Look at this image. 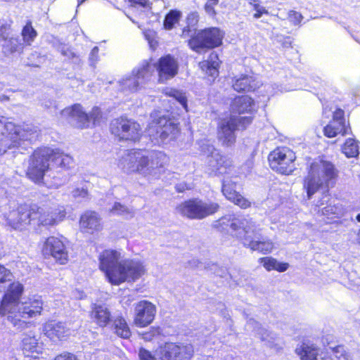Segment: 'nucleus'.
I'll list each match as a JSON object with an SVG mask.
<instances>
[{
  "instance_id": "obj_39",
  "label": "nucleus",
  "mask_w": 360,
  "mask_h": 360,
  "mask_svg": "<svg viewBox=\"0 0 360 360\" xmlns=\"http://www.w3.org/2000/svg\"><path fill=\"white\" fill-rule=\"evenodd\" d=\"M23 44L26 46H30L37 37V32L34 28L31 20H27L21 30Z\"/></svg>"
},
{
  "instance_id": "obj_11",
  "label": "nucleus",
  "mask_w": 360,
  "mask_h": 360,
  "mask_svg": "<svg viewBox=\"0 0 360 360\" xmlns=\"http://www.w3.org/2000/svg\"><path fill=\"white\" fill-rule=\"evenodd\" d=\"M150 136L154 139H160L165 141L167 139L174 140L179 134L178 124L165 115L153 117L147 128Z\"/></svg>"
},
{
  "instance_id": "obj_42",
  "label": "nucleus",
  "mask_w": 360,
  "mask_h": 360,
  "mask_svg": "<svg viewBox=\"0 0 360 360\" xmlns=\"http://www.w3.org/2000/svg\"><path fill=\"white\" fill-rule=\"evenodd\" d=\"M323 159L319 158L314 160L309 163L307 167V176H311L316 178H319V174L322 172Z\"/></svg>"
},
{
  "instance_id": "obj_25",
  "label": "nucleus",
  "mask_w": 360,
  "mask_h": 360,
  "mask_svg": "<svg viewBox=\"0 0 360 360\" xmlns=\"http://www.w3.org/2000/svg\"><path fill=\"white\" fill-rule=\"evenodd\" d=\"M257 240H254L250 236H243L244 246L252 251H257L263 255H268L274 248V243L270 239H263L260 237L258 230L256 229V235H253Z\"/></svg>"
},
{
  "instance_id": "obj_48",
  "label": "nucleus",
  "mask_w": 360,
  "mask_h": 360,
  "mask_svg": "<svg viewBox=\"0 0 360 360\" xmlns=\"http://www.w3.org/2000/svg\"><path fill=\"white\" fill-rule=\"evenodd\" d=\"M219 0H207L204 4V10L206 13L212 18H215L217 12L215 6L218 5Z\"/></svg>"
},
{
  "instance_id": "obj_6",
  "label": "nucleus",
  "mask_w": 360,
  "mask_h": 360,
  "mask_svg": "<svg viewBox=\"0 0 360 360\" xmlns=\"http://www.w3.org/2000/svg\"><path fill=\"white\" fill-rule=\"evenodd\" d=\"M220 210V205L216 201L205 202L198 198L186 200L176 206V210L184 217L189 219L201 220L214 215Z\"/></svg>"
},
{
  "instance_id": "obj_16",
  "label": "nucleus",
  "mask_w": 360,
  "mask_h": 360,
  "mask_svg": "<svg viewBox=\"0 0 360 360\" xmlns=\"http://www.w3.org/2000/svg\"><path fill=\"white\" fill-rule=\"evenodd\" d=\"M0 126H4L0 137V156L5 155L8 150L17 149L24 139L15 124L12 122L3 123L0 118Z\"/></svg>"
},
{
  "instance_id": "obj_44",
  "label": "nucleus",
  "mask_w": 360,
  "mask_h": 360,
  "mask_svg": "<svg viewBox=\"0 0 360 360\" xmlns=\"http://www.w3.org/2000/svg\"><path fill=\"white\" fill-rule=\"evenodd\" d=\"M249 4L252 7L255 13L253 14V18L258 19L264 15H268L269 11L265 7L261 5L259 0H250Z\"/></svg>"
},
{
  "instance_id": "obj_18",
  "label": "nucleus",
  "mask_w": 360,
  "mask_h": 360,
  "mask_svg": "<svg viewBox=\"0 0 360 360\" xmlns=\"http://www.w3.org/2000/svg\"><path fill=\"white\" fill-rule=\"evenodd\" d=\"M156 307L151 302L143 300L138 302L134 307V323L139 328L149 326L155 319Z\"/></svg>"
},
{
  "instance_id": "obj_23",
  "label": "nucleus",
  "mask_w": 360,
  "mask_h": 360,
  "mask_svg": "<svg viewBox=\"0 0 360 360\" xmlns=\"http://www.w3.org/2000/svg\"><path fill=\"white\" fill-rule=\"evenodd\" d=\"M237 183L233 181L224 182L221 192L226 199L242 210L252 207V202L236 190Z\"/></svg>"
},
{
  "instance_id": "obj_2",
  "label": "nucleus",
  "mask_w": 360,
  "mask_h": 360,
  "mask_svg": "<svg viewBox=\"0 0 360 360\" xmlns=\"http://www.w3.org/2000/svg\"><path fill=\"white\" fill-rule=\"evenodd\" d=\"M56 162L63 170L75 167L72 156L59 148L41 146L35 148L29 157L26 177L34 184L44 182L46 173L50 170V162Z\"/></svg>"
},
{
  "instance_id": "obj_28",
  "label": "nucleus",
  "mask_w": 360,
  "mask_h": 360,
  "mask_svg": "<svg viewBox=\"0 0 360 360\" xmlns=\"http://www.w3.org/2000/svg\"><path fill=\"white\" fill-rule=\"evenodd\" d=\"M20 349L25 357L36 359L42 354L43 348L35 336L26 335L22 338Z\"/></svg>"
},
{
  "instance_id": "obj_40",
  "label": "nucleus",
  "mask_w": 360,
  "mask_h": 360,
  "mask_svg": "<svg viewBox=\"0 0 360 360\" xmlns=\"http://www.w3.org/2000/svg\"><path fill=\"white\" fill-rule=\"evenodd\" d=\"M341 150L347 158H355L358 156L359 151L357 141L352 138L346 139L341 147Z\"/></svg>"
},
{
  "instance_id": "obj_17",
  "label": "nucleus",
  "mask_w": 360,
  "mask_h": 360,
  "mask_svg": "<svg viewBox=\"0 0 360 360\" xmlns=\"http://www.w3.org/2000/svg\"><path fill=\"white\" fill-rule=\"evenodd\" d=\"M323 132L327 138H334L338 134L344 136L352 133L349 123L345 120L343 110L335 109L333 112L332 120L323 127Z\"/></svg>"
},
{
  "instance_id": "obj_33",
  "label": "nucleus",
  "mask_w": 360,
  "mask_h": 360,
  "mask_svg": "<svg viewBox=\"0 0 360 360\" xmlns=\"http://www.w3.org/2000/svg\"><path fill=\"white\" fill-rule=\"evenodd\" d=\"M169 157L164 152L154 150L150 158V166L151 170H157L159 172H165L169 164Z\"/></svg>"
},
{
  "instance_id": "obj_55",
  "label": "nucleus",
  "mask_w": 360,
  "mask_h": 360,
  "mask_svg": "<svg viewBox=\"0 0 360 360\" xmlns=\"http://www.w3.org/2000/svg\"><path fill=\"white\" fill-rule=\"evenodd\" d=\"M53 360H77L76 356L70 352H63L56 355Z\"/></svg>"
},
{
  "instance_id": "obj_15",
  "label": "nucleus",
  "mask_w": 360,
  "mask_h": 360,
  "mask_svg": "<svg viewBox=\"0 0 360 360\" xmlns=\"http://www.w3.org/2000/svg\"><path fill=\"white\" fill-rule=\"evenodd\" d=\"M122 254L114 249H105L98 256L99 269L105 274L109 283L112 284L119 269Z\"/></svg>"
},
{
  "instance_id": "obj_3",
  "label": "nucleus",
  "mask_w": 360,
  "mask_h": 360,
  "mask_svg": "<svg viewBox=\"0 0 360 360\" xmlns=\"http://www.w3.org/2000/svg\"><path fill=\"white\" fill-rule=\"evenodd\" d=\"M109 131L119 142L134 144L139 143L143 136L140 124L124 115L113 118L110 122Z\"/></svg>"
},
{
  "instance_id": "obj_29",
  "label": "nucleus",
  "mask_w": 360,
  "mask_h": 360,
  "mask_svg": "<svg viewBox=\"0 0 360 360\" xmlns=\"http://www.w3.org/2000/svg\"><path fill=\"white\" fill-rule=\"evenodd\" d=\"M90 317L101 328L106 327L112 321L110 310L102 304H94L92 305Z\"/></svg>"
},
{
  "instance_id": "obj_41",
  "label": "nucleus",
  "mask_w": 360,
  "mask_h": 360,
  "mask_svg": "<svg viewBox=\"0 0 360 360\" xmlns=\"http://www.w3.org/2000/svg\"><path fill=\"white\" fill-rule=\"evenodd\" d=\"M322 173L326 184H329L330 181L335 180L338 176V171L335 165L326 160H323Z\"/></svg>"
},
{
  "instance_id": "obj_45",
  "label": "nucleus",
  "mask_w": 360,
  "mask_h": 360,
  "mask_svg": "<svg viewBox=\"0 0 360 360\" xmlns=\"http://www.w3.org/2000/svg\"><path fill=\"white\" fill-rule=\"evenodd\" d=\"M165 94L167 96L173 97L177 100L181 105L187 109V98L182 94L181 92L175 89H170L168 91H166Z\"/></svg>"
},
{
  "instance_id": "obj_52",
  "label": "nucleus",
  "mask_w": 360,
  "mask_h": 360,
  "mask_svg": "<svg viewBox=\"0 0 360 360\" xmlns=\"http://www.w3.org/2000/svg\"><path fill=\"white\" fill-rule=\"evenodd\" d=\"M139 360H157L150 351L143 347L139 349Z\"/></svg>"
},
{
  "instance_id": "obj_14",
  "label": "nucleus",
  "mask_w": 360,
  "mask_h": 360,
  "mask_svg": "<svg viewBox=\"0 0 360 360\" xmlns=\"http://www.w3.org/2000/svg\"><path fill=\"white\" fill-rule=\"evenodd\" d=\"M24 285L19 281H13L7 286L0 302V314L8 316L14 313L24 293Z\"/></svg>"
},
{
  "instance_id": "obj_54",
  "label": "nucleus",
  "mask_w": 360,
  "mask_h": 360,
  "mask_svg": "<svg viewBox=\"0 0 360 360\" xmlns=\"http://www.w3.org/2000/svg\"><path fill=\"white\" fill-rule=\"evenodd\" d=\"M175 191L179 193H184L192 189L191 185L186 182L176 184L174 186Z\"/></svg>"
},
{
  "instance_id": "obj_53",
  "label": "nucleus",
  "mask_w": 360,
  "mask_h": 360,
  "mask_svg": "<svg viewBox=\"0 0 360 360\" xmlns=\"http://www.w3.org/2000/svg\"><path fill=\"white\" fill-rule=\"evenodd\" d=\"M130 5L134 7H141L143 8H150L152 4L148 0H128Z\"/></svg>"
},
{
  "instance_id": "obj_5",
  "label": "nucleus",
  "mask_w": 360,
  "mask_h": 360,
  "mask_svg": "<svg viewBox=\"0 0 360 360\" xmlns=\"http://www.w3.org/2000/svg\"><path fill=\"white\" fill-rule=\"evenodd\" d=\"M253 116L229 115L219 120L217 127V139L224 147H232L236 142V131L245 129L253 120Z\"/></svg>"
},
{
  "instance_id": "obj_37",
  "label": "nucleus",
  "mask_w": 360,
  "mask_h": 360,
  "mask_svg": "<svg viewBox=\"0 0 360 360\" xmlns=\"http://www.w3.org/2000/svg\"><path fill=\"white\" fill-rule=\"evenodd\" d=\"M303 188L307 193V199L311 197L319 191L322 186V182L319 178L311 176H306L303 179Z\"/></svg>"
},
{
  "instance_id": "obj_10",
  "label": "nucleus",
  "mask_w": 360,
  "mask_h": 360,
  "mask_svg": "<svg viewBox=\"0 0 360 360\" xmlns=\"http://www.w3.org/2000/svg\"><path fill=\"white\" fill-rule=\"evenodd\" d=\"M146 272L147 269L143 261L136 259H122L112 285H119L124 282H135Z\"/></svg>"
},
{
  "instance_id": "obj_1",
  "label": "nucleus",
  "mask_w": 360,
  "mask_h": 360,
  "mask_svg": "<svg viewBox=\"0 0 360 360\" xmlns=\"http://www.w3.org/2000/svg\"><path fill=\"white\" fill-rule=\"evenodd\" d=\"M66 217L64 209L46 210L34 202H25L5 214L6 224L15 230L22 231L31 225L37 227L54 226L63 221Z\"/></svg>"
},
{
  "instance_id": "obj_46",
  "label": "nucleus",
  "mask_w": 360,
  "mask_h": 360,
  "mask_svg": "<svg viewBox=\"0 0 360 360\" xmlns=\"http://www.w3.org/2000/svg\"><path fill=\"white\" fill-rule=\"evenodd\" d=\"M331 351L337 360H349V354L345 350L344 345H338L331 347Z\"/></svg>"
},
{
  "instance_id": "obj_32",
  "label": "nucleus",
  "mask_w": 360,
  "mask_h": 360,
  "mask_svg": "<svg viewBox=\"0 0 360 360\" xmlns=\"http://www.w3.org/2000/svg\"><path fill=\"white\" fill-rule=\"evenodd\" d=\"M319 351V349L316 345L309 342H302L295 349V353L300 356L301 360H317Z\"/></svg>"
},
{
  "instance_id": "obj_31",
  "label": "nucleus",
  "mask_w": 360,
  "mask_h": 360,
  "mask_svg": "<svg viewBox=\"0 0 360 360\" xmlns=\"http://www.w3.org/2000/svg\"><path fill=\"white\" fill-rule=\"evenodd\" d=\"M229 221H231L230 227L232 230L238 231L242 229L244 236H249V233L256 235L257 226L252 219L239 218L233 214Z\"/></svg>"
},
{
  "instance_id": "obj_26",
  "label": "nucleus",
  "mask_w": 360,
  "mask_h": 360,
  "mask_svg": "<svg viewBox=\"0 0 360 360\" xmlns=\"http://www.w3.org/2000/svg\"><path fill=\"white\" fill-rule=\"evenodd\" d=\"M345 214V210L341 204H328L319 211V214L323 217L325 224H340L341 218Z\"/></svg>"
},
{
  "instance_id": "obj_20",
  "label": "nucleus",
  "mask_w": 360,
  "mask_h": 360,
  "mask_svg": "<svg viewBox=\"0 0 360 360\" xmlns=\"http://www.w3.org/2000/svg\"><path fill=\"white\" fill-rule=\"evenodd\" d=\"M155 68L158 72V82L165 83L178 74L179 63L172 55L167 54L158 60Z\"/></svg>"
},
{
  "instance_id": "obj_19",
  "label": "nucleus",
  "mask_w": 360,
  "mask_h": 360,
  "mask_svg": "<svg viewBox=\"0 0 360 360\" xmlns=\"http://www.w3.org/2000/svg\"><path fill=\"white\" fill-rule=\"evenodd\" d=\"M42 332L52 342L56 343L66 340L70 335V328L65 321L49 319L42 326Z\"/></svg>"
},
{
  "instance_id": "obj_8",
  "label": "nucleus",
  "mask_w": 360,
  "mask_h": 360,
  "mask_svg": "<svg viewBox=\"0 0 360 360\" xmlns=\"http://www.w3.org/2000/svg\"><path fill=\"white\" fill-rule=\"evenodd\" d=\"M295 153L288 147L278 146L271 151L268 162L271 169L278 174L290 175L296 169Z\"/></svg>"
},
{
  "instance_id": "obj_60",
  "label": "nucleus",
  "mask_w": 360,
  "mask_h": 360,
  "mask_svg": "<svg viewBox=\"0 0 360 360\" xmlns=\"http://www.w3.org/2000/svg\"><path fill=\"white\" fill-rule=\"evenodd\" d=\"M82 192L84 193V195H87V191L86 190H82Z\"/></svg>"
},
{
  "instance_id": "obj_24",
  "label": "nucleus",
  "mask_w": 360,
  "mask_h": 360,
  "mask_svg": "<svg viewBox=\"0 0 360 360\" xmlns=\"http://www.w3.org/2000/svg\"><path fill=\"white\" fill-rule=\"evenodd\" d=\"M221 63L217 52L212 51L208 54L206 59L199 62L198 67L207 77L212 78V82H213L219 75Z\"/></svg>"
},
{
  "instance_id": "obj_30",
  "label": "nucleus",
  "mask_w": 360,
  "mask_h": 360,
  "mask_svg": "<svg viewBox=\"0 0 360 360\" xmlns=\"http://www.w3.org/2000/svg\"><path fill=\"white\" fill-rule=\"evenodd\" d=\"M232 88L238 93H248L255 91L258 85L253 76L242 74L238 78L233 79Z\"/></svg>"
},
{
  "instance_id": "obj_22",
  "label": "nucleus",
  "mask_w": 360,
  "mask_h": 360,
  "mask_svg": "<svg viewBox=\"0 0 360 360\" xmlns=\"http://www.w3.org/2000/svg\"><path fill=\"white\" fill-rule=\"evenodd\" d=\"M129 173H142L149 169L150 158L141 148H132L127 151Z\"/></svg>"
},
{
  "instance_id": "obj_36",
  "label": "nucleus",
  "mask_w": 360,
  "mask_h": 360,
  "mask_svg": "<svg viewBox=\"0 0 360 360\" xmlns=\"http://www.w3.org/2000/svg\"><path fill=\"white\" fill-rule=\"evenodd\" d=\"M4 41L2 48L5 56L23 52L25 45L18 37H8Z\"/></svg>"
},
{
  "instance_id": "obj_50",
  "label": "nucleus",
  "mask_w": 360,
  "mask_h": 360,
  "mask_svg": "<svg viewBox=\"0 0 360 360\" xmlns=\"http://www.w3.org/2000/svg\"><path fill=\"white\" fill-rule=\"evenodd\" d=\"M288 18L289 21L295 25H300L303 20L302 15L295 11H290Z\"/></svg>"
},
{
  "instance_id": "obj_7",
  "label": "nucleus",
  "mask_w": 360,
  "mask_h": 360,
  "mask_svg": "<svg viewBox=\"0 0 360 360\" xmlns=\"http://www.w3.org/2000/svg\"><path fill=\"white\" fill-rule=\"evenodd\" d=\"M44 302L41 299L32 297L22 302L20 307L15 309L14 313L8 316V321L18 328H25L29 326L27 320L40 316L43 311Z\"/></svg>"
},
{
  "instance_id": "obj_47",
  "label": "nucleus",
  "mask_w": 360,
  "mask_h": 360,
  "mask_svg": "<svg viewBox=\"0 0 360 360\" xmlns=\"http://www.w3.org/2000/svg\"><path fill=\"white\" fill-rule=\"evenodd\" d=\"M13 278L11 271L4 265L0 264V286L9 281Z\"/></svg>"
},
{
  "instance_id": "obj_59",
  "label": "nucleus",
  "mask_w": 360,
  "mask_h": 360,
  "mask_svg": "<svg viewBox=\"0 0 360 360\" xmlns=\"http://www.w3.org/2000/svg\"><path fill=\"white\" fill-rule=\"evenodd\" d=\"M356 219L358 221L360 222V213L356 215Z\"/></svg>"
},
{
  "instance_id": "obj_57",
  "label": "nucleus",
  "mask_w": 360,
  "mask_h": 360,
  "mask_svg": "<svg viewBox=\"0 0 360 360\" xmlns=\"http://www.w3.org/2000/svg\"><path fill=\"white\" fill-rule=\"evenodd\" d=\"M60 53L68 59H73L77 57V55L68 47H63L61 49Z\"/></svg>"
},
{
  "instance_id": "obj_38",
  "label": "nucleus",
  "mask_w": 360,
  "mask_h": 360,
  "mask_svg": "<svg viewBox=\"0 0 360 360\" xmlns=\"http://www.w3.org/2000/svg\"><path fill=\"white\" fill-rule=\"evenodd\" d=\"M182 16V13L180 11L176 9L170 10L165 15L162 26L166 30H173L176 25L179 22Z\"/></svg>"
},
{
  "instance_id": "obj_13",
  "label": "nucleus",
  "mask_w": 360,
  "mask_h": 360,
  "mask_svg": "<svg viewBox=\"0 0 360 360\" xmlns=\"http://www.w3.org/2000/svg\"><path fill=\"white\" fill-rule=\"evenodd\" d=\"M66 110L70 117L75 119V127L78 129L93 128L103 119V112L98 106H94L89 113L86 112L79 103L72 105Z\"/></svg>"
},
{
  "instance_id": "obj_43",
  "label": "nucleus",
  "mask_w": 360,
  "mask_h": 360,
  "mask_svg": "<svg viewBox=\"0 0 360 360\" xmlns=\"http://www.w3.org/2000/svg\"><path fill=\"white\" fill-rule=\"evenodd\" d=\"M232 166V161L226 156L221 155L217 159V170L219 173H229Z\"/></svg>"
},
{
  "instance_id": "obj_27",
  "label": "nucleus",
  "mask_w": 360,
  "mask_h": 360,
  "mask_svg": "<svg viewBox=\"0 0 360 360\" xmlns=\"http://www.w3.org/2000/svg\"><path fill=\"white\" fill-rule=\"evenodd\" d=\"M230 109L232 112L238 115H252L256 111L254 99L248 95L236 96L231 102Z\"/></svg>"
},
{
  "instance_id": "obj_56",
  "label": "nucleus",
  "mask_w": 360,
  "mask_h": 360,
  "mask_svg": "<svg viewBox=\"0 0 360 360\" xmlns=\"http://www.w3.org/2000/svg\"><path fill=\"white\" fill-rule=\"evenodd\" d=\"M193 30H194L193 27H192L186 23V25L181 30V33L180 34V37L184 39L188 37V36L191 35V33L192 32V31Z\"/></svg>"
},
{
  "instance_id": "obj_35",
  "label": "nucleus",
  "mask_w": 360,
  "mask_h": 360,
  "mask_svg": "<svg viewBox=\"0 0 360 360\" xmlns=\"http://www.w3.org/2000/svg\"><path fill=\"white\" fill-rule=\"evenodd\" d=\"M114 333L121 338L128 339L131 335L129 326L122 316H118L112 321Z\"/></svg>"
},
{
  "instance_id": "obj_51",
  "label": "nucleus",
  "mask_w": 360,
  "mask_h": 360,
  "mask_svg": "<svg viewBox=\"0 0 360 360\" xmlns=\"http://www.w3.org/2000/svg\"><path fill=\"white\" fill-rule=\"evenodd\" d=\"M110 212L122 215L126 213H129V211L125 205L121 204L120 202H115L110 209Z\"/></svg>"
},
{
  "instance_id": "obj_9",
  "label": "nucleus",
  "mask_w": 360,
  "mask_h": 360,
  "mask_svg": "<svg viewBox=\"0 0 360 360\" xmlns=\"http://www.w3.org/2000/svg\"><path fill=\"white\" fill-rule=\"evenodd\" d=\"M159 360H192L195 347L191 343L165 342L158 347Z\"/></svg>"
},
{
  "instance_id": "obj_4",
  "label": "nucleus",
  "mask_w": 360,
  "mask_h": 360,
  "mask_svg": "<svg viewBox=\"0 0 360 360\" xmlns=\"http://www.w3.org/2000/svg\"><path fill=\"white\" fill-rule=\"evenodd\" d=\"M225 33L218 27H208L198 30L187 40V45L195 53L206 52L223 44Z\"/></svg>"
},
{
  "instance_id": "obj_58",
  "label": "nucleus",
  "mask_w": 360,
  "mask_h": 360,
  "mask_svg": "<svg viewBox=\"0 0 360 360\" xmlns=\"http://www.w3.org/2000/svg\"><path fill=\"white\" fill-rule=\"evenodd\" d=\"M357 243L360 245V229L357 234Z\"/></svg>"
},
{
  "instance_id": "obj_12",
  "label": "nucleus",
  "mask_w": 360,
  "mask_h": 360,
  "mask_svg": "<svg viewBox=\"0 0 360 360\" xmlns=\"http://www.w3.org/2000/svg\"><path fill=\"white\" fill-rule=\"evenodd\" d=\"M45 257H53L59 264H66L69 261L68 240L62 235L49 236L45 238L41 250Z\"/></svg>"
},
{
  "instance_id": "obj_61",
  "label": "nucleus",
  "mask_w": 360,
  "mask_h": 360,
  "mask_svg": "<svg viewBox=\"0 0 360 360\" xmlns=\"http://www.w3.org/2000/svg\"><path fill=\"white\" fill-rule=\"evenodd\" d=\"M321 86H326V83H323Z\"/></svg>"
},
{
  "instance_id": "obj_49",
  "label": "nucleus",
  "mask_w": 360,
  "mask_h": 360,
  "mask_svg": "<svg viewBox=\"0 0 360 360\" xmlns=\"http://www.w3.org/2000/svg\"><path fill=\"white\" fill-rule=\"evenodd\" d=\"M200 21V15L197 11H191L187 14L186 18V23L193 27L194 28L198 25Z\"/></svg>"
},
{
  "instance_id": "obj_21",
  "label": "nucleus",
  "mask_w": 360,
  "mask_h": 360,
  "mask_svg": "<svg viewBox=\"0 0 360 360\" xmlns=\"http://www.w3.org/2000/svg\"><path fill=\"white\" fill-rule=\"evenodd\" d=\"M79 229L80 232L93 235L103 230L100 214L94 210H86L79 217Z\"/></svg>"
},
{
  "instance_id": "obj_34",
  "label": "nucleus",
  "mask_w": 360,
  "mask_h": 360,
  "mask_svg": "<svg viewBox=\"0 0 360 360\" xmlns=\"http://www.w3.org/2000/svg\"><path fill=\"white\" fill-rule=\"evenodd\" d=\"M259 263L267 271H276L278 272H284L289 268V264L287 262H278L277 259L272 257H263L259 259Z\"/></svg>"
}]
</instances>
